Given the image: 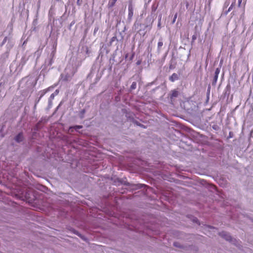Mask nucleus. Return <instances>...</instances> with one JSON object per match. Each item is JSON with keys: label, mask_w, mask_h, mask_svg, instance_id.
I'll list each match as a JSON object with an SVG mask.
<instances>
[{"label": "nucleus", "mask_w": 253, "mask_h": 253, "mask_svg": "<svg viewBox=\"0 0 253 253\" xmlns=\"http://www.w3.org/2000/svg\"><path fill=\"white\" fill-rule=\"evenodd\" d=\"M81 65L80 60H77L76 57H72L65 69L64 73L61 75V79L64 81H68L71 79L75 73L77 72V69Z\"/></svg>", "instance_id": "obj_1"}, {"label": "nucleus", "mask_w": 253, "mask_h": 253, "mask_svg": "<svg viewBox=\"0 0 253 253\" xmlns=\"http://www.w3.org/2000/svg\"><path fill=\"white\" fill-rule=\"evenodd\" d=\"M152 17L151 16H148L145 19V23L141 24L137 21H135L134 23L133 29H134L135 31L137 32H140L142 30H145L147 28L150 27V28H151V25L153 22V20H152Z\"/></svg>", "instance_id": "obj_2"}, {"label": "nucleus", "mask_w": 253, "mask_h": 253, "mask_svg": "<svg viewBox=\"0 0 253 253\" xmlns=\"http://www.w3.org/2000/svg\"><path fill=\"white\" fill-rule=\"evenodd\" d=\"M219 235L222 238L225 239L226 241L230 242L237 247H238L240 245L239 242L236 239L233 238L228 233L225 231L220 232Z\"/></svg>", "instance_id": "obj_3"}, {"label": "nucleus", "mask_w": 253, "mask_h": 253, "mask_svg": "<svg viewBox=\"0 0 253 253\" xmlns=\"http://www.w3.org/2000/svg\"><path fill=\"white\" fill-rule=\"evenodd\" d=\"M56 45L57 43L56 42H54L52 48V50L49 56L50 59L45 61V64L47 66H51L53 63V58L54 56L55 53Z\"/></svg>", "instance_id": "obj_4"}, {"label": "nucleus", "mask_w": 253, "mask_h": 253, "mask_svg": "<svg viewBox=\"0 0 253 253\" xmlns=\"http://www.w3.org/2000/svg\"><path fill=\"white\" fill-rule=\"evenodd\" d=\"M236 0H227L224 4V8L227 7L229 4L231 3V5L229 7L228 9L226 11L225 14H227V13L230 12L233 8V7L235 6Z\"/></svg>", "instance_id": "obj_5"}, {"label": "nucleus", "mask_w": 253, "mask_h": 253, "mask_svg": "<svg viewBox=\"0 0 253 253\" xmlns=\"http://www.w3.org/2000/svg\"><path fill=\"white\" fill-rule=\"evenodd\" d=\"M134 8L131 3H129L128 6L127 21L129 23L131 22L133 16Z\"/></svg>", "instance_id": "obj_6"}, {"label": "nucleus", "mask_w": 253, "mask_h": 253, "mask_svg": "<svg viewBox=\"0 0 253 253\" xmlns=\"http://www.w3.org/2000/svg\"><path fill=\"white\" fill-rule=\"evenodd\" d=\"M56 85L55 84L54 85L50 86L45 89L40 91L38 92V95H40V99H41L47 92L52 91Z\"/></svg>", "instance_id": "obj_7"}, {"label": "nucleus", "mask_w": 253, "mask_h": 253, "mask_svg": "<svg viewBox=\"0 0 253 253\" xmlns=\"http://www.w3.org/2000/svg\"><path fill=\"white\" fill-rule=\"evenodd\" d=\"M24 139H25V138L24 136L23 133L22 132H20L18 133L14 137V140L17 143H20V142L23 141Z\"/></svg>", "instance_id": "obj_8"}, {"label": "nucleus", "mask_w": 253, "mask_h": 253, "mask_svg": "<svg viewBox=\"0 0 253 253\" xmlns=\"http://www.w3.org/2000/svg\"><path fill=\"white\" fill-rule=\"evenodd\" d=\"M220 68H217L215 70L213 78V79L212 81V84L213 85H215L216 84V82H217V81L218 79V75L220 73Z\"/></svg>", "instance_id": "obj_9"}, {"label": "nucleus", "mask_w": 253, "mask_h": 253, "mask_svg": "<svg viewBox=\"0 0 253 253\" xmlns=\"http://www.w3.org/2000/svg\"><path fill=\"white\" fill-rule=\"evenodd\" d=\"M37 79H34L33 78H29L27 81V84L28 88L34 87L37 84Z\"/></svg>", "instance_id": "obj_10"}, {"label": "nucleus", "mask_w": 253, "mask_h": 253, "mask_svg": "<svg viewBox=\"0 0 253 253\" xmlns=\"http://www.w3.org/2000/svg\"><path fill=\"white\" fill-rule=\"evenodd\" d=\"M13 31V25L12 23H9L8 24L7 28L4 31L5 33H6L7 34L8 37H11V34Z\"/></svg>", "instance_id": "obj_11"}, {"label": "nucleus", "mask_w": 253, "mask_h": 253, "mask_svg": "<svg viewBox=\"0 0 253 253\" xmlns=\"http://www.w3.org/2000/svg\"><path fill=\"white\" fill-rule=\"evenodd\" d=\"M14 44V42L12 41L11 38L8 39V41L6 45L7 52H8L10 49L13 47Z\"/></svg>", "instance_id": "obj_12"}, {"label": "nucleus", "mask_w": 253, "mask_h": 253, "mask_svg": "<svg viewBox=\"0 0 253 253\" xmlns=\"http://www.w3.org/2000/svg\"><path fill=\"white\" fill-rule=\"evenodd\" d=\"M179 75L176 73H173L171 76L169 77V80L171 82H174L175 81L179 80Z\"/></svg>", "instance_id": "obj_13"}, {"label": "nucleus", "mask_w": 253, "mask_h": 253, "mask_svg": "<svg viewBox=\"0 0 253 253\" xmlns=\"http://www.w3.org/2000/svg\"><path fill=\"white\" fill-rule=\"evenodd\" d=\"M28 60V57L26 55L23 56L20 61L19 63V66H21V67H23L24 65L26 63L27 61Z\"/></svg>", "instance_id": "obj_14"}, {"label": "nucleus", "mask_w": 253, "mask_h": 253, "mask_svg": "<svg viewBox=\"0 0 253 253\" xmlns=\"http://www.w3.org/2000/svg\"><path fill=\"white\" fill-rule=\"evenodd\" d=\"M119 34L120 36H121V33H120ZM122 40H123V37L122 36H121V38L119 39L116 36H115L111 38L110 42V44L112 45L114 42L116 41L118 42L119 41H121Z\"/></svg>", "instance_id": "obj_15"}, {"label": "nucleus", "mask_w": 253, "mask_h": 253, "mask_svg": "<svg viewBox=\"0 0 253 253\" xmlns=\"http://www.w3.org/2000/svg\"><path fill=\"white\" fill-rule=\"evenodd\" d=\"M83 127V126L81 125H75L71 126L69 127V130L71 132H73V130L75 129L77 132H78V130Z\"/></svg>", "instance_id": "obj_16"}, {"label": "nucleus", "mask_w": 253, "mask_h": 253, "mask_svg": "<svg viewBox=\"0 0 253 253\" xmlns=\"http://www.w3.org/2000/svg\"><path fill=\"white\" fill-rule=\"evenodd\" d=\"M55 96L51 94L48 99V107L49 108H51L52 106V100L54 99Z\"/></svg>", "instance_id": "obj_17"}, {"label": "nucleus", "mask_w": 253, "mask_h": 253, "mask_svg": "<svg viewBox=\"0 0 253 253\" xmlns=\"http://www.w3.org/2000/svg\"><path fill=\"white\" fill-rule=\"evenodd\" d=\"M163 45V42L162 41V39H160L159 40V42H158V47H157V51L158 53H160L161 51V48Z\"/></svg>", "instance_id": "obj_18"}, {"label": "nucleus", "mask_w": 253, "mask_h": 253, "mask_svg": "<svg viewBox=\"0 0 253 253\" xmlns=\"http://www.w3.org/2000/svg\"><path fill=\"white\" fill-rule=\"evenodd\" d=\"M178 92L176 90H173L171 91V93L170 94V99H172L174 98H175L178 96Z\"/></svg>", "instance_id": "obj_19"}, {"label": "nucleus", "mask_w": 253, "mask_h": 253, "mask_svg": "<svg viewBox=\"0 0 253 253\" xmlns=\"http://www.w3.org/2000/svg\"><path fill=\"white\" fill-rule=\"evenodd\" d=\"M117 0H109L108 3V7L109 8H111L113 7L115 5V4Z\"/></svg>", "instance_id": "obj_20"}, {"label": "nucleus", "mask_w": 253, "mask_h": 253, "mask_svg": "<svg viewBox=\"0 0 253 253\" xmlns=\"http://www.w3.org/2000/svg\"><path fill=\"white\" fill-rule=\"evenodd\" d=\"M11 37H8V36H5L4 38V39L3 40L2 42L1 43V44H0V46H2L7 41H8V39H10Z\"/></svg>", "instance_id": "obj_21"}, {"label": "nucleus", "mask_w": 253, "mask_h": 253, "mask_svg": "<svg viewBox=\"0 0 253 253\" xmlns=\"http://www.w3.org/2000/svg\"><path fill=\"white\" fill-rule=\"evenodd\" d=\"M137 86V83L135 82H133L130 85L129 90L131 91L132 90L136 89Z\"/></svg>", "instance_id": "obj_22"}, {"label": "nucleus", "mask_w": 253, "mask_h": 253, "mask_svg": "<svg viewBox=\"0 0 253 253\" xmlns=\"http://www.w3.org/2000/svg\"><path fill=\"white\" fill-rule=\"evenodd\" d=\"M85 113V110L84 109H82L79 114V117L81 119H83L84 118V115Z\"/></svg>", "instance_id": "obj_23"}, {"label": "nucleus", "mask_w": 253, "mask_h": 253, "mask_svg": "<svg viewBox=\"0 0 253 253\" xmlns=\"http://www.w3.org/2000/svg\"><path fill=\"white\" fill-rule=\"evenodd\" d=\"M211 127L216 131H218L220 129V127L217 124H213L211 126Z\"/></svg>", "instance_id": "obj_24"}, {"label": "nucleus", "mask_w": 253, "mask_h": 253, "mask_svg": "<svg viewBox=\"0 0 253 253\" xmlns=\"http://www.w3.org/2000/svg\"><path fill=\"white\" fill-rule=\"evenodd\" d=\"M162 14H160L158 16V27L159 28H161V21L162 19Z\"/></svg>", "instance_id": "obj_25"}, {"label": "nucleus", "mask_w": 253, "mask_h": 253, "mask_svg": "<svg viewBox=\"0 0 253 253\" xmlns=\"http://www.w3.org/2000/svg\"><path fill=\"white\" fill-rule=\"evenodd\" d=\"M197 36L196 33H195L194 35H193L192 37V42H191L193 43L194 42V41L197 39Z\"/></svg>", "instance_id": "obj_26"}, {"label": "nucleus", "mask_w": 253, "mask_h": 253, "mask_svg": "<svg viewBox=\"0 0 253 253\" xmlns=\"http://www.w3.org/2000/svg\"><path fill=\"white\" fill-rule=\"evenodd\" d=\"M85 52H86V54L88 55V56H89L90 55V54L91 53V50H90V49L89 48H88L87 47H85Z\"/></svg>", "instance_id": "obj_27"}, {"label": "nucleus", "mask_w": 253, "mask_h": 253, "mask_svg": "<svg viewBox=\"0 0 253 253\" xmlns=\"http://www.w3.org/2000/svg\"><path fill=\"white\" fill-rule=\"evenodd\" d=\"M53 8H54V6L53 5H52L50 8V9L49 10V12H48V14L50 15V16H51L52 14H53Z\"/></svg>", "instance_id": "obj_28"}, {"label": "nucleus", "mask_w": 253, "mask_h": 253, "mask_svg": "<svg viewBox=\"0 0 253 253\" xmlns=\"http://www.w3.org/2000/svg\"><path fill=\"white\" fill-rule=\"evenodd\" d=\"M134 124H135L137 126H141V127H144V128L145 127H144V126L143 125L141 124L140 123H139L138 122H137V121H135V122H134Z\"/></svg>", "instance_id": "obj_29"}, {"label": "nucleus", "mask_w": 253, "mask_h": 253, "mask_svg": "<svg viewBox=\"0 0 253 253\" xmlns=\"http://www.w3.org/2000/svg\"><path fill=\"white\" fill-rule=\"evenodd\" d=\"M99 30V27L98 26H95V28H94V31H93V35H95L96 34V33L97 32V31H98Z\"/></svg>", "instance_id": "obj_30"}, {"label": "nucleus", "mask_w": 253, "mask_h": 253, "mask_svg": "<svg viewBox=\"0 0 253 253\" xmlns=\"http://www.w3.org/2000/svg\"><path fill=\"white\" fill-rule=\"evenodd\" d=\"M177 13H176L174 14V16H173V20H172V24L174 23V22H175V20H176V19L177 18Z\"/></svg>", "instance_id": "obj_31"}, {"label": "nucleus", "mask_w": 253, "mask_h": 253, "mask_svg": "<svg viewBox=\"0 0 253 253\" xmlns=\"http://www.w3.org/2000/svg\"><path fill=\"white\" fill-rule=\"evenodd\" d=\"M175 68V66L174 65H172V61H171V63L169 65V69H173Z\"/></svg>", "instance_id": "obj_32"}, {"label": "nucleus", "mask_w": 253, "mask_h": 253, "mask_svg": "<svg viewBox=\"0 0 253 253\" xmlns=\"http://www.w3.org/2000/svg\"><path fill=\"white\" fill-rule=\"evenodd\" d=\"M59 92V89H56L55 91L52 94H54V96H56L57 95H58Z\"/></svg>", "instance_id": "obj_33"}, {"label": "nucleus", "mask_w": 253, "mask_h": 253, "mask_svg": "<svg viewBox=\"0 0 253 253\" xmlns=\"http://www.w3.org/2000/svg\"><path fill=\"white\" fill-rule=\"evenodd\" d=\"M134 55H135V53L134 52H133L131 56H130L129 57V61H131L132 60V59H133L134 57Z\"/></svg>", "instance_id": "obj_34"}, {"label": "nucleus", "mask_w": 253, "mask_h": 253, "mask_svg": "<svg viewBox=\"0 0 253 253\" xmlns=\"http://www.w3.org/2000/svg\"><path fill=\"white\" fill-rule=\"evenodd\" d=\"M193 221L195 223H197L198 224H199V220L198 219V218H194V219H193Z\"/></svg>", "instance_id": "obj_35"}, {"label": "nucleus", "mask_w": 253, "mask_h": 253, "mask_svg": "<svg viewBox=\"0 0 253 253\" xmlns=\"http://www.w3.org/2000/svg\"><path fill=\"white\" fill-rule=\"evenodd\" d=\"M40 100H41V99H40L39 97L36 99V100L35 101L36 105H37L38 104V103L39 102Z\"/></svg>", "instance_id": "obj_36"}, {"label": "nucleus", "mask_w": 253, "mask_h": 253, "mask_svg": "<svg viewBox=\"0 0 253 253\" xmlns=\"http://www.w3.org/2000/svg\"><path fill=\"white\" fill-rule=\"evenodd\" d=\"M242 0H238V6L240 7V5H241V4L242 3Z\"/></svg>", "instance_id": "obj_37"}, {"label": "nucleus", "mask_w": 253, "mask_h": 253, "mask_svg": "<svg viewBox=\"0 0 253 253\" xmlns=\"http://www.w3.org/2000/svg\"><path fill=\"white\" fill-rule=\"evenodd\" d=\"M141 63V60H138L136 63L137 65H139Z\"/></svg>", "instance_id": "obj_38"}, {"label": "nucleus", "mask_w": 253, "mask_h": 253, "mask_svg": "<svg viewBox=\"0 0 253 253\" xmlns=\"http://www.w3.org/2000/svg\"><path fill=\"white\" fill-rule=\"evenodd\" d=\"M77 4L78 5H81V3L80 2V0H77Z\"/></svg>", "instance_id": "obj_39"}, {"label": "nucleus", "mask_w": 253, "mask_h": 253, "mask_svg": "<svg viewBox=\"0 0 253 253\" xmlns=\"http://www.w3.org/2000/svg\"><path fill=\"white\" fill-rule=\"evenodd\" d=\"M177 244V243L175 242L173 243V245L175 247H178Z\"/></svg>", "instance_id": "obj_40"}, {"label": "nucleus", "mask_w": 253, "mask_h": 253, "mask_svg": "<svg viewBox=\"0 0 253 253\" xmlns=\"http://www.w3.org/2000/svg\"><path fill=\"white\" fill-rule=\"evenodd\" d=\"M39 124H40L39 123H38V124L36 126L37 129H39Z\"/></svg>", "instance_id": "obj_41"}, {"label": "nucleus", "mask_w": 253, "mask_h": 253, "mask_svg": "<svg viewBox=\"0 0 253 253\" xmlns=\"http://www.w3.org/2000/svg\"><path fill=\"white\" fill-rule=\"evenodd\" d=\"M151 48H150V47L149 46V47H148V52L151 51Z\"/></svg>", "instance_id": "obj_42"}, {"label": "nucleus", "mask_w": 253, "mask_h": 253, "mask_svg": "<svg viewBox=\"0 0 253 253\" xmlns=\"http://www.w3.org/2000/svg\"><path fill=\"white\" fill-rule=\"evenodd\" d=\"M35 54H37L38 55H39V50H37V51H36V52H35Z\"/></svg>", "instance_id": "obj_43"}, {"label": "nucleus", "mask_w": 253, "mask_h": 253, "mask_svg": "<svg viewBox=\"0 0 253 253\" xmlns=\"http://www.w3.org/2000/svg\"><path fill=\"white\" fill-rule=\"evenodd\" d=\"M128 57V53L126 54L125 55V58L126 59Z\"/></svg>", "instance_id": "obj_44"}, {"label": "nucleus", "mask_w": 253, "mask_h": 253, "mask_svg": "<svg viewBox=\"0 0 253 253\" xmlns=\"http://www.w3.org/2000/svg\"><path fill=\"white\" fill-rule=\"evenodd\" d=\"M76 234L78 235L79 236H80V234H79L78 232H77V233H76Z\"/></svg>", "instance_id": "obj_45"}, {"label": "nucleus", "mask_w": 253, "mask_h": 253, "mask_svg": "<svg viewBox=\"0 0 253 253\" xmlns=\"http://www.w3.org/2000/svg\"><path fill=\"white\" fill-rule=\"evenodd\" d=\"M252 83H253V74L252 75Z\"/></svg>", "instance_id": "obj_46"}, {"label": "nucleus", "mask_w": 253, "mask_h": 253, "mask_svg": "<svg viewBox=\"0 0 253 253\" xmlns=\"http://www.w3.org/2000/svg\"><path fill=\"white\" fill-rule=\"evenodd\" d=\"M36 106H37V105H36V104H35L34 109H35L36 108Z\"/></svg>", "instance_id": "obj_47"}, {"label": "nucleus", "mask_w": 253, "mask_h": 253, "mask_svg": "<svg viewBox=\"0 0 253 253\" xmlns=\"http://www.w3.org/2000/svg\"><path fill=\"white\" fill-rule=\"evenodd\" d=\"M25 43H26V42L25 41V42H23V44L24 45Z\"/></svg>", "instance_id": "obj_48"}]
</instances>
